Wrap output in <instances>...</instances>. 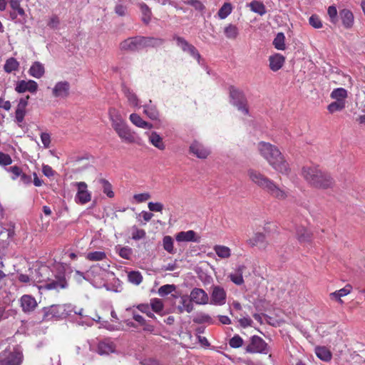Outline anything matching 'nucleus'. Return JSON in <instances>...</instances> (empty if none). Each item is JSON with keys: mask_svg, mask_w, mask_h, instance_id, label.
Returning <instances> with one entry per match:
<instances>
[{"mask_svg": "<svg viewBox=\"0 0 365 365\" xmlns=\"http://www.w3.org/2000/svg\"><path fill=\"white\" fill-rule=\"evenodd\" d=\"M163 246L165 251H167L170 254H174L175 250L173 246V240L169 236H165L163 239Z\"/></svg>", "mask_w": 365, "mask_h": 365, "instance_id": "51", "label": "nucleus"}, {"mask_svg": "<svg viewBox=\"0 0 365 365\" xmlns=\"http://www.w3.org/2000/svg\"><path fill=\"white\" fill-rule=\"evenodd\" d=\"M71 309L72 312H73L78 316V318H76V320L78 324H85L88 326H91L93 324V322L95 319L91 317L88 314H87L83 308L71 307Z\"/></svg>", "mask_w": 365, "mask_h": 365, "instance_id": "21", "label": "nucleus"}, {"mask_svg": "<svg viewBox=\"0 0 365 365\" xmlns=\"http://www.w3.org/2000/svg\"><path fill=\"white\" fill-rule=\"evenodd\" d=\"M60 21L57 16L53 15L51 16L48 22V26H49L51 29H57L59 26Z\"/></svg>", "mask_w": 365, "mask_h": 365, "instance_id": "64", "label": "nucleus"}, {"mask_svg": "<svg viewBox=\"0 0 365 365\" xmlns=\"http://www.w3.org/2000/svg\"><path fill=\"white\" fill-rule=\"evenodd\" d=\"M175 289V285L173 284H165L161 286L158 291V293L161 297H165L168 294L171 293Z\"/></svg>", "mask_w": 365, "mask_h": 365, "instance_id": "57", "label": "nucleus"}, {"mask_svg": "<svg viewBox=\"0 0 365 365\" xmlns=\"http://www.w3.org/2000/svg\"><path fill=\"white\" fill-rule=\"evenodd\" d=\"M316 355L322 360L328 361L331 359L330 351L324 346H317L315 349Z\"/></svg>", "mask_w": 365, "mask_h": 365, "instance_id": "44", "label": "nucleus"}, {"mask_svg": "<svg viewBox=\"0 0 365 365\" xmlns=\"http://www.w3.org/2000/svg\"><path fill=\"white\" fill-rule=\"evenodd\" d=\"M230 96L232 103L243 114L248 115L249 110L247 105V98L243 92L234 87H231L230 88Z\"/></svg>", "mask_w": 365, "mask_h": 365, "instance_id": "7", "label": "nucleus"}, {"mask_svg": "<svg viewBox=\"0 0 365 365\" xmlns=\"http://www.w3.org/2000/svg\"><path fill=\"white\" fill-rule=\"evenodd\" d=\"M38 84L33 80L29 81H17L15 87V91L19 93H22L29 91L31 93H34L37 91Z\"/></svg>", "mask_w": 365, "mask_h": 365, "instance_id": "16", "label": "nucleus"}, {"mask_svg": "<svg viewBox=\"0 0 365 365\" xmlns=\"http://www.w3.org/2000/svg\"><path fill=\"white\" fill-rule=\"evenodd\" d=\"M193 322L196 324H214V319L207 314L205 312H197L193 317Z\"/></svg>", "mask_w": 365, "mask_h": 365, "instance_id": "37", "label": "nucleus"}, {"mask_svg": "<svg viewBox=\"0 0 365 365\" xmlns=\"http://www.w3.org/2000/svg\"><path fill=\"white\" fill-rule=\"evenodd\" d=\"M21 0L10 1V6L13 10V11L10 13V16L13 20H15L18 15L23 17L24 20L26 19V13L24 9L21 6Z\"/></svg>", "mask_w": 365, "mask_h": 365, "instance_id": "28", "label": "nucleus"}, {"mask_svg": "<svg viewBox=\"0 0 365 365\" xmlns=\"http://www.w3.org/2000/svg\"><path fill=\"white\" fill-rule=\"evenodd\" d=\"M108 115L112 128L121 141L128 144L135 143V133L130 129L121 114L115 108H110L108 110Z\"/></svg>", "mask_w": 365, "mask_h": 365, "instance_id": "3", "label": "nucleus"}, {"mask_svg": "<svg viewBox=\"0 0 365 365\" xmlns=\"http://www.w3.org/2000/svg\"><path fill=\"white\" fill-rule=\"evenodd\" d=\"M78 191L75 197L77 203L84 205L91 200V194L87 189V184L84 182H76Z\"/></svg>", "mask_w": 365, "mask_h": 365, "instance_id": "12", "label": "nucleus"}, {"mask_svg": "<svg viewBox=\"0 0 365 365\" xmlns=\"http://www.w3.org/2000/svg\"><path fill=\"white\" fill-rule=\"evenodd\" d=\"M213 250L221 259H227L231 256V250L225 245H215Z\"/></svg>", "mask_w": 365, "mask_h": 365, "instance_id": "41", "label": "nucleus"}, {"mask_svg": "<svg viewBox=\"0 0 365 365\" xmlns=\"http://www.w3.org/2000/svg\"><path fill=\"white\" fill-rule=\"evenodd\" d=\"M245 350L248 353H259L267 354L269 349L265 341L259 336H252L250 338V344L246 346Z\"/></svg>", "mask_w": 365, "mask_h": 365, "instance_id": "8", "label": "nucleus"}, {"mask_svg": "<svg viewBox=\"0 0 365 365\" xmlns=\"http://www.w3.org/2000/svg\"><path fill=\"white\" fill-rule=\"evenodd\" d=\"M328 15L330 18V21L332 23H336L337 21V10L334 6H330L327 10Z\"/></svg>", "mask_w": 365, "mask_h": 365, "instance_id": "63", "label": "nucleus"}, {"mask_svg": "<svg viewBox=\"0 0 365 365\" xmlns=\"http://www.w3.org/2000/svg\"><path fill=\"white\" fill-rule=\"evenodd\" d=\"M107 271L98 264H95L86 272V280L90 281L93 284L101 287L105 284Z\"/></svg>", "mask_w": 365, "mask_h": 365, "instance_id": "6", "label": "nucleus"}, {"mask_svg": "<svg viewBox=\"0 0 365 365\" xmlns=\"http://www.w3.org/2000/svg\"><path fill=\"white\" fill-rule=\"evenodd\" d=\"M232 11V6L230 3H224L217 12V16L220 19H226Z\"/></svg>", "mask_w": 365, "mask_h": 365, "instance_id": "46", "label": "nucleus"}, {"mask_svg": "<svg viewBox=\"0 0 365 365\" xmlns=\"http://www.w3.org/2000/svg\"><path fill=\"white\" fill-rule=\"evenodd\" d=\"M118 255L125 259H129L133 254L132 249L129 247H116Z\"/></svg>", "mask_w": 365, "mask_h": 365, "instance_id": "53", "label": "nucleus"}, {"mask_svg": "<svg viewBox=\"0 0 365 365\" xmlns=\"http://www.w3.org/2000/svg\"><path fill=\"white\" fill-rule=\"evenodd\" d=\"M175 308L179 314L184 312L190 313L192 312L194 306L190 299L187 296L184 295L178 299Z\"/></svg>", "mask_w": 365, "mask_h": 365, "instance_id": "18", "label": "nucleus"}, {"mask_svg": "<svg viewBox=\"0 0 365 365\" xmlns=\"http://www.w3.org/2000/svg\"><path fill=\"white\" fill-rule=\"evenodd\" d=\"M330 96L332 99L346 103V98L348 97V92L344 88H337L331 91Z\"/></svg>", "mask_w": 365, "mask_h": 365, "instance_id": "36", "label": "nucleus"}, {"mask_svg": "<svg viewBox=\"0 0 365 365\" xmlns=\"http://www.w3.org/2000/svg\"><path fill=\"white\" fill-rule=\"evenodd\" d=\"M148 207L151 212H162L164 206L161 202H150L148 204Z\"/></svg>", "mask_w": 365, "mask_h": 365, "instance_id": "62", "label": "nucleus"}, {"mask_svg": "<svg viewBox=\"0 0 365 365\" xmlns=\"http://www.w3.org/2000/svg\"><path fill=\"white\" fill-rule=\"evenodd\" d=\"M227 294L225 290L220 286H214L211 293V304L221 306L226 303Z\"/></svg>", "mask_w": 365, "mask_h": 365, "instance_id": "14", "label": "nucleus"}, {"mask_svg": "<svg viewBox=\"0 0 365 365\" xmlns=\"http://www.w3.org/2000/svg\"><path fill=\"white\" fill-rule=\"evenodd\" d=\"M250 7L252 11L258 14L260 16H263L267 13L264 4L259 1L254 0L251 1Z\"/></svg>", "mask_w": 365, "mask_h": 365, "instance_id": "39", "label": "nucleus"}, {"mask_svg": "<svg viewBox=\"0 0 365 365\" xmlns=\"http://www.w3.org/2000/svg\"><path fill=\"white\" fill-rule=\"evenodd\" d=\"M247 173L250 181L263 190H265L269 182L272 180L260 171L253 168L248 169Z\"/></svg>", "mask_w": 365, "mask_h": 365, "instance_id": "9", "label": "nucleus"}, {"mask_svg": "<svg viewBox=\"0 0 365 365\" xmlns=\"http://www.w3.org/2000/svg\"><path fill=\"white\" fill-rule=\"evenodd\" d=\"M257 148L261 156L274 170L283 175L290 173L289 163L277 146L262 141L258 143Z\"/></svg>", "mask_w": 365, "mask_h": 365, "instance_id": "1", "label": "nucleus"}, {"mask_svg": "<svg viewBox=\"0 0 365 365\" xmlns=\"http://www.w3.org/2000/svg\"><path fill=\"white\" fill-rule=\"evenodd\" d=\"M246 269V267L243 264L237 265L234 272L230 273L229 278L230 280L237 285H242L244 283L243 273Z\"/></svg>", "mask_w": 365, "mask_h": 365, "instance_id": "27", "label": "nucleus"}, {"mask_svg": "<svg viewBox=\"0 0 365 365\" xmlns=\"http://www.w3.org/2000/svg\"><path fill=\"white\" fill-rule=\"evenodd\" d=\"M128 281L135 285L140 284L143 281V276L138 271H131L128 274Z\"/></svg>", "mask_w": 365, "mask_h": 365, "instance_id": "50", "label": "nucleus"}, {"mask_svg": "<svg viewBox=\"0 0 365 365\" xmlns=\"http://www.w3.org/2000/svg\"><path fill=\"white\" fill-rule=\"evenodd\" d=\"M71 86L66 81L57 82L53 89L52 95L55 98H66L69 96Z\"/></svg>", "mask_w": 365, "mask_h": 365, "instance_id": "13", "label": "nucleus"}, {"mask_svg": "<svg viewBox=\"0 0 365 365\" xmlns=\"http://www.w3.org/2000/svg\"><path fill=\"white\" fill-rule=\"evenodd\" d=\"M190 299L192 302H195L197 304H207L209 302V297L207 294L200 288H194L190 295Z\"/></svg>", "mask_w": 365, "mask_h": 365, "instance_id": "17", "label": "nucleus"}, {"mask_svg": "<svg viewBox=\"0 0 365 365\" xmlns=\"http://www.w3.org/2000/svg\"><path fill=\"white\" fill-rule=\"evenodd\" d=\"M107 255L103 251H94L87 253L86 258L89 261L97 262L103 261L106 259Z\"/></svg>", "mask_w": 365, "mask_h": 365, "instance_id": "43", "label": "nucleus"}, {"mask_svg": "<svg viewBox=\"0 0 365 365\" xmlns=\"http://www.w3.org/2000/svg\"><path fill=\"white\" fill-rule=\"evenodd\" d=\"M161 43L162 41L160 39L135 36L125 39L120 43V46L121 50L134 51L140 49L145 46H154Z\"/></svg>", "mask_w": 365, "mask_h": 365, "instance_id": "4", "label": "nucleus"}, {"mask_svg": "<svg viewBox=\"0 0 365 365\" xmlns=\"http://www.w3.org/2000/svg\"><path fill=\"white\" fill-rule=\"evenodd\" d=\"M346 106V103L344 101H335L327 106V110L329 113H334L337 111L342 110Z\"/></svg>", "mask_w": 365, "mask_h": 365, "instance_id": "52", "label": "nucleus"}, {"mask_svg": "<svg viewBox=\"0 0 365 365\" xmlns=\"http://www.w3.org/2000/svg\"><path fill=\"white\" fill-rule=\"evenodd\" d=\"M224 34L226 38L229 39H235L239 35V29L235 25L229 24L225 26Z\"/></svg>", "mask_w": 365, "mask_h": 365, "instance_id": "40", "label": "nucleus"}, {"mask_svg": "<svg viewBox=\"0 0 365 365\" xmlns=\"http://www.w3.org/2000/svg\"><path fill=\"white\" fill-rule=\"evenodd\" d=\"M100 182L102 184L103 187V192L108 197H113L114 192L112 190V186L109 182L105 179H101Z\"/></svg>", "mask_w": 365, "mask_h": 365, "instance_id": "56", "label": "nucleus"}, {"mask_svg": "<svg viewBox=\"0 0 365 365\" xmlns=\"http://www.w3.org/2000/svg\"><path fill=\"white\" fill-rule=\"evenodd\" d=\"M43 321H49L53 319H62L70 315L72 312L71 304H53L43 309Z\"/></svg>", "mask_w": 365, "mask_h": 365, "instance_id": "5", "label": "nucleus"}, {"mask_svg": "<svg viewBox=\"0 0 365 365\" xmlns=\"http://www.w3.org/2000/svg\"><path fill=\"white\" fill-rule=\"evenodd\" d=\"M248 243L250 246L257 247L261 250H265L268 246L266 236L262 232L255 233L252 237L248 240Z\"/></svg>", "mask_w": 365, "mask_h": 365, "instance_id": "20", "label": "nucleus"}, {"mask_svg": "<svg viewBox=\"0 0 365 365\" xmlns=\"http://www.w3.org/2000/svg\"><path fill=\"white\" fill-rule=\"evenodd\" d=\"M242 344H243V339L241 336H240L237 334L235 335L229 341V345L232 348H235V349L240 348L242 346Z\"/></svg>", "mask_w": 365, "mask_h": 365, "instance_id": "58", "label": "nucleus"}, {"mask_svg": "<svg viewBox=\"0 0 365 365\" xmlns=\"http://www.w3.org/2000/svg\"><path fill=\"white\" fill-rule=\"evenodd\" d=\"M341 23L344 28L351 29L354 24V15L348 9H342L339 13Z\"/></svg>", "mask_w": 365, "mask_h": 365, "instance_id": "31", "label": "nucleus"}, {"mask_svg": "<svg viewBox=\"0 0 365 365\" xmlns=\"http://www.w3.org/2000/svg\"><path fill=\"white\" fill-rule=\"evenodd\" d=\"M295 235L300 243L310 242L312 241V233L304 226L296 227Z\"/></svg>", "mask_w": 365, "mask_h": 365, "instance_id": "30", "label": "nucleus"}, {"mask_svg": "<svg viewBox=\"0 0 365 365\" xmlns=\"http://www.w3.org/2000/svg\"><path fill=\"white\" fill-rule=\"evenodd\" d=\"M304 180L312 187L319 189H327L334 185L333 178L327 172L318 166H304L302 170Z\"/></svg>", "mask_w": 365, "mask_h": 365, "instance_id": "2", "label": "nucleus"}, {"mask_svg": "<svg viewBox=\"0 0 365 365\" xmlns=\"http://www.w3.org/2000/svg\"><path fill=\"white\" fill-rule=\"evenodd\" d=\"M151 197V195L149 192H143L139 194H135L133 195V199L135 200L136 203H142L147 200H148Z\"/></svg>", "mask_w": 365, "mask_h": 365, "instance_id": "61", "label": "nucleus"}, {"mask_svg": "<svg viewBox=\"0 0 365 365\" xmlns=\"http://www.w3.org/2000/svg\"><path fill=\"white\" fill-rule=\"evenodd\" d=\"M273 45L277 50L284 51L286 48L285 36L282 32L278 33L273 40Z\"/></svg>", "mask_w": 365, "mask_h": 365, "instance_id": "45", "label": "nucleus"}, {"mask_svg": "<svg viewBox=\"0 0 365 365\" xmlns=\"http://www.w3.org/2000/svg\"><path fill=\"white\" fill-rule=\"evenodd\" d=\"M190 151L198 158L205 159L210 153V150L198 142H193L190 146Z\"/></svg>", "mask_w": 365, "mask_h": 365, "instance_id": "23", "label": "nucleus"}, {"mask_svg": "<svg viewBox=\"0 0 365 365\" xmlns=\"http://www.w3.org/2000/svg\"><path fill=\"white\" fill-rule=\"evenodd\" d=\"M150 305L153 312L161 316H163L165 314L164 312V304L162 299L153 298L150 300Z\"/></svg>", "mask_w": 365, "mask_h": 365, "instance_id": "35", "label": "nucleus"}, {"mask_svg": "<svg viewBox=\"0 0 365 365\" xmlns=\"http://www.w3.org/2000/svg\"><path fill=\"white\" fill-rule=\"evenodd\" d=\"M46 289L59 290L68 287V282L63 273H60L54 277V279H48L44 285L41 287Z\"/></svg>", "mask_w": 365, "mask_h": 365, "instance_id": "11", "label": "nucleus"}, {"mask_svg": "<svg viewBox=\"0 0 365 365\" xmlns=\"http://www.w3.org/2000/svg\"><path fill=\"white\" fill-rule=\"evenodd\" d=\"M175 240L177 242H199L200 237L197 235V233L193 230L188 231H182L178 232L175 235Z\"/></svg>", "mask_w": 365, "mask_h": 365, "instance_id": "22", "label": "nucleus"}, {"mask_svg": "<svg viewBox=\"0 0 365 365\" xmlns=\"http://www.w3.org/2000/svg\"><path fill=\"white\" fill-rule=\"evenodd\" d=\"M21 307L25 313L33 312L38 304L36 299L29 294H24L20 299Z\"/></svg>", "mask_w": 365, "mask_h": 365, "instance_id": "19", "label": "nucleus"}, {"mask_svg": "<svg viewBox=\"0 0 365 365\" xmlns=\"http://www.w3.org/2000/svg\"><path fill=\"white\" fill-rule=\"evenodd\" d=\"M145 231L143 229H139L136 226L132 227V239L134 240H139L145 237Z\"/></svg>", "mask_w": 365, "mask_h": 365, "instance_id": "55", "label": "nucleus"}, {"mask_svg": "<svg viewBox=\"0 0 365 365\" xmlns=\"http://www.w3.org/2000/svg\"><path fill=\"white\" fill-rule=\"evenodd\" d=\"M143 113L152 120H156L159 116L156 107L151 104L143 106Z\"/></svg>", "mask_w": 365, "mask_h": 365, "instance_id": "42", "label": "nucleus"}, {"mask_svg": "<svg viewBox=\"0 0 365 365\" xmlns=\"http://www.w3.org/2000/svg\"><path fill=\"white\" fill-rule=\"evenodd\" d=\"M284 62L285 58L280 53H275L269 57V68L274 72L279 71Z\"/></svg>", "mask_w": 365, "mask_h": 365, "instance_id": "26", "label": "nucleus"}, {"mask_svg": "<svg viewBox=\"0 0 365 365\" xmlns=\"http://www.w3.org/2000/svg\"><path fill=\"white\" fill-rule=\"evenodd\" d=\"M176 41L178 46H180L183 50V51L189 53L190 55L195 58L200 63L201 56L193 45L189 43L185 38L182 37H177Z\"/></svg>", "mask_w": 365, "mask_h": 365, "instance_id": "15", "label": "nucleus"}, {"mask_svg": "<svg viewBox=\"0 0 365 365\" xmlns=\"http://www.w3.org/2000/svg\"><path fill=\"white\" fill-rule=\"evenodd\" d=\"M148 137V140L156 148L163 150L165 149V145L163 142L162 137L155 131L146 133Z\"/></svg>", "mask_w": 365, "mask_h": 365, "instance_id": "29", "label": "nucleus"}, {"mask_svg": "<svg viewBox=\"0 0 365 365\" xmlns=\"http://www.w3.org/2000/svg\"><path fill=\"white\" fill-rule=\"evenodd\" d=\"M17 279L19 282L25 284H31V283H40L43 281H46L45 279H41V277H36L35 279L34 277H31L28 274H22V273H18L17 274Z\"/></svg>", "mask_w": 365, "mask_h": 365, "instance_id": "38", "label": "nucleus"}, {"mask_svg": "<svg viewBox=\"0 0 365 365\" xmlns=\"http://www.w3.org/2000/svg\"><path fill=\"white\" fill-rule=\"evenodd\" d=\"M115 344L109 339L100 341L98 344V353L100 355H108L115 351Z\"/></svg>", "mask_w": 365, "mask_h": 365, "instance_id": "24", "label": "nucleus"}, {"mask_svg": "<svg viewBox=\"0 0 365 365\" xmlns=\"http://www.w3.org/2000/svg\"><path fill=\"white\" fill-rule=\"evenodd\" d=\"M123 91H124V93H125V96L128 98V101H129L130 105L133 107L139 108L140 103H139V100H138V97L136 96V95L134 93H133L131 91H130V89H128V88H124Z\"/></svg>", "mask_w": 365, "mask_h": 365, "instance_id": "49", "label": "nucleus"}, {"mask_svg": "<svg viewBox=\"0 0 365 365\" xmlns=\"http://www.w3.org/2000/svg\"><path fill=\"white\" fill-rule=\"evenodd\" d=\"M137 308L141 312L145 314L148 317L156 319V317L152 312L150 305L148 304H140L137 306Z\"/></svg>", "mask_w": 365, "mask_h": 365, "instance_id": "54", "label": "nucleus"}, {"mask_svg": "<svg viewBox=\"0 0 365 365\" xmlns=\"http://www.w3.org/2000/svg\"><path fill=\"white\" fill-rule=\"evenodd\" d=\"M44 73V67L43 64L38 61L34 62L29 70V75L36 78H40L43 76Z\"/></svg>", "mask_w": 365, "mask_h": 365, "instance_id": "34", "label": "nucleus"}, {"mask_svg": "<svg viewBox=\"0 0 365 365\" xmlns=\"http://www.w3.org/2000/svg\"><path fill=\"white\" fill-rule=\"evenodd\" d=\"M23 356L21 351H14L4 359L0 360V365H20L22 362Z\"/></svg>", "mask_w": 365, "mask_h": 365, "instance_id": "25", "label": "nucleus"}, {"mask_svg": "<svg viewBox=\"0 0 365 365\" xmlns=\"http://www.w3.org/2000/svg\"><path fill=\"white\" fill-rule=\"evenodd\" d=\"M129 119L130 122L135 126L143 128V129H151L153 125L145 120H144L138 114L132 113L130 115Z\"/></svg>", "mask_w": 365, "mask_h": 365, "instance_id": "32", "label": "nucleus"}, {"mask_svg": "<svg viewBox=\"0 0 365 365\" xmlns=\"http://www.w3.org/2000/svg\"><path fill=\"white\" fill-rule=\"evenodd\" d=\"M19 66V63L14 58H9L6 60L4 68L6 73H11L12 71H17Z\"/></svg>", "mask_w": 365, "mask_h": 365, "instance_id": "48", "label": "nucleus"}, {"mask_svg": "<svg viewBox=\"0 0 365 365\" xmlns=\"http://www.w3.org/2000/svg\"><path fill=\"white\" fill-rule=\"evenodd\" d=\"M309 23L314 29H320L322 27V22L317 15H312L309 19Z\"/></svg>", "mask_w": 365, "mask_h": 365, "instance_id": "60", "label": "nucleus"}, {"mask_svg": "<svg viewBox=\"0 0 365 365\" xmlns=\"http://www.w3.org/2000/svg\"><path fill=\"white\" fill-rule=\"evenodd\" d=\"M351 291V286L349 284L346 285L344 288L331 292L329 294L330 299L336 300L340 304H343L341 297L348 295Z\"/></svg>", "mask_w": 365, "mask_h": 365, "instance_id": "33", "label": "nucleus"}, {"mask_svg": "<svg viewBox=\"0 0 365 365\" xmlns=\"http://www.w3.org/2000/svg\"><path fill=\"white\" fill-rule=\"evenodd\" d=\"M140 11L142 13V21L148 24L151 19V11L147 4L145 3H140L139 4Z\"/></svg>", "mask_w": 365, "mask_h": 365, "instance_id": "47", "label": "nucleus"}, {"mask_svg": "<svg viewBox=\"0 0 365 365\" xmlns=\"http://www.w3.org/2000/svg\"><path fill=\"white\" fill-rule=\"evenodd\" d=\"M183 2L187 5L193 6L195 9L199 11H202L205 9L203 4L199 0H185Z\"/></svg>", "mask_w": 365, "mask_h": 365, "instance_id": "59", "label": "nucleus"}, {"mask_svg": "<svg viewBox=\"0 0 365 365\" xmlns=\"http://www.w3.org/2000/svg\"><path fill=\"white\" fill-rule=\"evenodd\" d=\"M264 191L272 197L278 200H285L289 195L287 189L281 187L272 180L265 188Z\"/></svg>", "mask_w": 365, "mask_h": 365, "instance_id": "10", "label": "nucleus"}]
</instances>
